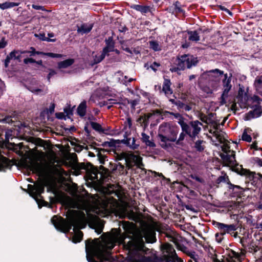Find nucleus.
<instances>
[{"mask_svg": "<svg viewBox=\"0 0 262 262\" xmlns=\"http://www.w3.org/2000/svg\"><path fill=\"white\" fill-rule=\"evenodd\" d=\"M51 221L57 230L65 233L70 232L73 227L75 234L73 236L72 242L74 243H79L82 240L83 233L79 230L81 228V221L79 217L71 215L68 220H67L61 216L58 217L57 215H54Z\"/></svg>", "mask_w": 262, "mask_h": 262, "instance_id": "obj_1", "label": "nucleus"}, {"mask_svg": "<svg viewBox=\"0 0 262 262\" xmlns=\"http://www.w3.org/2000/svg\"><path fill=\"white\" fill-rule=\"evenodd\" d=\"M179 127L171 122H163L158 130L157 139L160 146L164 149L171 147L170 142H174L177 139Z\"/></svg>", "mask_w": 262, "mask_h": 262, "instance_id": "obj_2", "label": "nucleus"}, {"mask_svg": "<svg viewBox=\"0 0 262 262\" xmlns=\"http://www.w3.org/2000/svg\"><path fill=\"white\" fill-rule=\"evenodd\" d=\"M222 153L220 156L225 165L233 167L235 170L241 175H246V169L237 163L235 160V152L230 149L229 143H225L222 146Z\"/></svg>", "mask_w": 262, "mask_h": 262, "instance_id": "obj_3", "label": "nucleus"}, {"mask_svg": "<svg viewBox=\"0 0 262 262\" xmlns=\"http://www.w3.org/2000/svg\"><path fill=\"white\" fill-rule=\"evenodd\" d=\"M200 60L198 57L190 54H184L177 56L175 64L176 67H173L170 70L172 72H177L179 71H184L185 69H190L192 67H195L199 63Z\"/></svg>", "mask_w": 262, "mask_h": 262, "instance_id": "obj_4", "label": "nucleus"}, {"mask_svg": "<svg viewBox=\"0 0 262 262\" xmlns=\"http://www.w3.org/2000/svg\"><path fill=\"white\" fill-rule=\"evenodd\" d=\"M182 130L184 132L189 136L191 140L193 141L201 132L202 123L199 120L190 121L188 123L182 120L178 121Z\"/></svg>", "mask_w": 262, "mask_h": 262, "instance_id": "obj_5", "label": "nucleus"}, {"mask_svg": "<svg viewBox=\"0 0 262 262\" xmlns=\"http://www.w3.org/2000/svg\"><path fill=\"white\" fill-rule=\"evenodd\" d=\"M259 100L258 96L249 97L247 95V110H249L247 113V120L256 118L261 116L262 110Z\"/></svg>", "mask_w": 262, "mask_h": 262, "instance_id": "obj_6", "label": "nucleus"}, {"mask_svg": "<svg viewBox=\"0 0 262 262\" xmlns=\"http://www.w3.org/2000/svg\"><path fill=\"white\" fill-rule=\"evenodd\" d=\"M28 188L30 195L35 200L39 208L42 206H47L48 205V203L43 200L39 199V198H42L41 194L45 191V186L43 184L39 183L35 185L28 184Z\"/></svg>", "mask_w": 262, "mask_h": 262, "instance_id": "obj_7", "label": "nucleus"}, {"mask_svg": "<svg viewBox=\"0 0 262 262\" xmlns=\"http://www.w3.org/2000/svg\"><path fill=\"white\" fill-rule=\"evenodd\" d=\"M212 224L217 227L219 232L215 234V239L218 243H221L224 239V236L228 233L232 234L236 230L233 224L227 225L213 221Z\"/></svg>", "mask_w": 262, "mask_h": 262, "instance_id": "obj_8", "label": "nucleus"}, {"mask_svg": "<svg viewBox=\"0 0 262 262\" xmlns=\"http://www.w3.org/2000/svg\"><path fill=\"white\" fill-rule=\"evenodd\" d=\"M126 246L132 254L136 255L144 250L145 244L142 238H139L129 241Z\"/></svg>", "mask_w": 262, "mask_h": 262, "instance_id": "obj_9", "label": "nucleus"}, {"mask_svg": "<svg viewBox=\"0 0 262 262\" xmlns=\"http://www.w3.org/2000/svg\"><path fill=\"white\" fill-rule=\"evenodd\" d=\"M227 184L229 185L228 188L229 190H232V196L236 197L237 202L238 203L242 204L241 205L242 206H244L245 205L244 203L245 199V195L244 194L245 189L239 186L231 184L230 181L228 182Z\"/></svg>", "mask_w": 262, "mask_h": 262, "instance_id": "obj_10", "label": "nucleus"}, {"mask_svg": "<svg viewBox=\"0 0 262 262\" xmlns=\"http://www.w3.org/2000/svg\"><path fill=\"white\" fill-rule=\"evenodd\" d=\"M237 104L241 108H246V93H244V90L241 88L239 89L238 95L234 99V102L231 105V108L232 111L238 110Z\"/></svg>", "mask_w": 262, "mask_h": 262, "instance_id": "obj_11", "label": "nucleus"}, {"mask_svg": "<svg viewBox=\"0 0 262 262\" xmlns=\"http://www.w3.org/2000/svg\"><path fill=\"white\" fill-rule=\"evenodd\" d=\"M125 164L128 169L132 168L134 165L139 168L141 166H143L142 157L139 155L134 154H127Z\"/></svg>", "mask_w": 262, "mask_h": 262, "instance_id": "obj_12", "label": "nucleus"}, {"mask_svg": "<svg viewBox=\"0 0 262 262\" xmlns=\"http://www.w3.org/2000/svg\"><path fill=\"white\" fill-rule=\"evenodd\" d=\"M223 85L224 91L221 97V105H224L226 103V98L228 97V93L231 89V77H228L227 74L224 75V79L223 80Z\"/></svg>", "mask_w": 262, "mask_h": 262, "instance_id": "obj_13", "label": "nucleus"}, {"mask_svg": "<svg viewBox=\"0 0 262 262\" xmlns=\"http://www.w3.org/2000/svg\"><path fill=\"white\" fill-rule=\"evenodd\" d=\"M246 242L244 237L241 238V243L242 244L244 248L241 250L240 253L236 252L233 250H231L228 254V256L230 259L229 262H235L237 260L238 262H241L242 256H244L246 253L245 245V242Z\"/></svg>", "mask_w": 262, "mask_h": 262, "instance_id": "obj_14", "label": "nucleus"}, {"mask_svg": "<svg viewBox=\"0 0 262 262\" xmlns=\"http://www.w3.org/2000/svg\"><path fill=\"white\" fill-rule=\"evenodd\" d=\"M247 189H250V185H255L258 181L262 178V176L259 173L251 172L247 169Z\"/></svg>", "mask_w": 262, "mask_h": 262, "instance_id": "obj_15", "label": "nucleus"}, {"mask_svg": "<svg viewBox=\"0 0 262 262\" xmlns=\"http://www.w3.org/2000/svg\"><path fill=\"white\" fill-rule=\"evenodd\" d=\"M81 169H85L88 173L90 174L92 180L98 179V174H100V172L97 167L94 166L91 163H87L85 165L84 163L81 164Z\"/></svg>", "mask_w": 262, "mask_h": 262, "instance_id": "obj_16", "label": "nucleus"}, {"mask_svg": "<svg viewBox=\"0 0 262 262\" xmlns=\"http://www.w3.org/2000/svg\"><path fill=\"white\" fill-rule=\"evenodd\" d=\"M26 168L28 170L38 174H41L43 171L42 164L37 161H32L29 164H26Z\"/></svg>", "mask_w": 262, "mask_h": 262, "instance_id": "obj_17", "label": "nucleus"}, {"mask_svg": "<svg viewBox=\"0 0 262 262\" xmlns=\"http://www.w3.org/2000/svg\"><path fill=\"white\" fill-rule=\"evenodd\" d=\"M207 73L209 77L213 78L212 80L214 81L215 85H217L220 81V77L223 75V71L216 69L207 71Z\"/></svg>", "mask_w": 262, "mask_h": 262, "instance_id": "obj_18", "label": "nucleus"}, {"mask_svg": "<svg viewBox=\"0 0 262 262\" xmlns=\"http://www.w3.org/2000/svg\"><path fill=\"white\" fill-rule=\"evenodd\" d=\"M105 42L106 46L103 48L102 51L107 54H109L110 52H113V50H114V48H115V41L113 40V37L110 36L105 39Z\"/></svg>", "mask_w": 262, "mask_h": 262, "instance_id": "obj_19", "label": "nucleus"}, {"mask_svg": "<svg viewBox=\"0 0 262 262\" xmlns=\"http://www.w3.org/2000/svg\"><path fill=\"white\" fill-rule=\"evenodd\" d=\"M124 138H126V139H124L122 140H120V143H123L124 144H125L126 146L129 147L130 148L132 149H137L138 148L139 146V144L136 143V139L135 138H133L132 140V144L130 143V138H127V134L126 132L125 134L124 135Z\"/></svg>", "mask_w": 262, "mask_h": 262, "instance_id": "obj_20", "label": "nucleus"}, {"mask_svg": "<svg viewBox=\"0 0 262 262\" xmlns=\"http://www.w3.org/2000/svg\"><path fill=\"white\" fill-rule=\"evenodd\" d=\"M12 133V132L11 130H7L5 132V139L2 143L3 147H5L7 148H11V147H14L15 146V144L14 143H12L9 142V139L10 138L11 139H13Z\"/></svg>", "mask_w": 262, "mask_h": 262, "instance_id": "obj_21", "label": "nucleus"}, {"mask_svg": "<svg viewBox=\"0 0 262 262\" xmlns=\"http://www.w3.org/2000/svg\"><path fill=\"white\" fill-rule=\"evenodd\" d=\"M171 85V83L170 80L164 78L162 91L167 96L171 95L173 93V91L170 88Z\"/></svg>", "mask_w": 262, "mask_h": 262, "instance_id": "obj_22", "label": "nucleus"}, {"mask_svg": "<svg viewBox=\"0 0 262 262\" xmlns=\"http://www.w3.org/2000/svg\"><path fill=\"white\" fill-rule=\"evenodd\" d=\"M130 8L137 11L141 12L142 14H146L151 10V7L149 6H144L141 5H133L130 6Z\"/></svg>", "mask_w": 262, "mask_h": 262, "instance_id": "obj_23", "label": "nucleus"}, {"mask_svg": "<svg viewBox=\"0 0 262 262\" xmlns=\"http://www.w3.org/2000/svg\"><path fill=\"white\" fill-rule=\"evenodd\" d=\"M86 102L85 101H82L78 106L77 108V113L80 117H83L86 112Z\"/></svg>", "mask_w": 262, "mask_h": 262, "instance_id": "obj_24", "label": "nucleus"}, {"mask_svg": "<svg viewBox=\"0 0 262 262\" xmlns=\"http://www.w3.org/2000/svg\"><path fill=\"white\" fill-rule=\"evenodd\" d=\"M10 166V160L8 158L2 156L0 158V171H5V169L8 168Z\"/></svg>", "mask_w": 262, "mask_h": 262, "instance_id": "obj_25", "label": "nucleus"}, {"mask_svg": "<svg viewBox=\"0 0 262 262\" xmlns=\"http://www.w3.org/2000/svg\"><path fill=\"white\" fill-rule=\"evenodd\" d=\"M75 62L73 58H69L64 60L58 62L57 67L58 69H65L72 66Z\"/></svg>", "mask_w": 262, "mask_h": 262, "instance_id": "obj_26", "label": "nucleus"}, {"mask_svg": "<svg viewBox=\"0 0 262 262\" xmlns=\"http://www.w3.org/2000/svg\"><path fill=\"white\" fill-rule=\"evenodd\" d=\"M93 24L88 25L87 24H83L81 25L80 27H79L77 29L78 33H81L82 34H87L91 32L93 27Z\"/></svg>", "mask_w": 262, "mask_h": 262, "instance_id": "obj_27", "label": "nucleus"}, {"mask_svg": "<svg viewBox=\"0 0 262 262\" xmlns=\"http://www.w3.org/2000/svg\"><path fill=\"white\" fill-rule=\"evenodd\" d=\"M139 261V262H162L163 258L157 256H155L154 257L143 256Z\"/></svg>", "mask_w": 262, "mask_h": 262, "instance_id": "obj_28", "label": "nucleus"}, {"mask_svg": "<svg viewBox=\"0 0 262 262\" xmlns=\"http://www.w3.org/2000/svg\"><path fill=\"white\" fill-rule=\"evenodd\" d=\"M139 261V262H162L163 258L157 256H155L154 257L143 256Z\"/></svg>", "mask_w": 262, "mask_h": 262, "instance_id": "obj_29", "label": "nucleus"}, {"mask_svg": "<svg viewBox=\"0 0 262 262\" xmlns=\"http://www.w3.org/2000/svg\"><path fill=\"white\" fill-rule=\"evenodd\" d=\"M19 52V50H13L6 57L5 60V67L7 68L9 66L10 60L12 59H16V54Z\"/></svg>", "mask_w": 262, "mask_h": 262, "instance_id": "obj_30", "label": "nucleus"}, {"mask_svg": "<svg viewBox=\"0 0 262 262\" xmlns=\"http://www.w3.org/2000/svg\"><path fill=\"white\" fill-rule=\"evenodd\" d=\"M205 143L206 142L203 140H198L194 142L193 147L195 148L196 151L199 152H203L205 148V146L204 145Z\"/></svg>", "mask_w": 262, "mask_h": 262, "instance_id": "obj_31", "label": "nucleus"}, {"mask_svg": "<svg viewBox=\"0 0 262 262\" xmlns=\"http://www.w3.org/2000/svg\"><path fill=\"white\" fill-rule=\"evenodd\" d=\"M187 33L189 35L188 40L190 41L197 42L200 40L199 33L198 31H188Z\"/></svg>", "mask_w": 262, "mask_h": 262, "instance_id": "obj_32", "label": "nucleus"}, {"mask_svg": "<svg viewBox=\"0 0 262 262\" xmlns=\"http://www.w3.org/2000/svg\"><path fill=\"white\" fill-rule=\"evenodd\" d=\"M219 127V125H216V126L214 127L215 130L213 133V136H215L216 139L220 141L221 143L223 142V140H225V137L224 136V134H225L224 132H222L221 130L219 131L218 129Z\"/></svg>", "mask_w": 262, "mask_h": 262, "instance_id": "obj_33", "label": "nucleus"}, {"mask_svg": "<svg viewBox=\"0 0 262 262\" xmlns=\"http://www.w3.org/2000/svg\"><path fill=\"white\" fill-rule=\"evenodd\" d=\"M92 128L99 133L106 134V130L102 128L101 125L97 122L90 121V122Z\"/></svg>", "mask_w": 262, "mask_h": 262, "instance_id": "obj_34", "label": "nucleus"}, {"mask_svg": "<svg viewBox=\"0 0 262 262\" xmlns=\"http://www.w3.org/2000/svg\"><path fill=\"white\" fill-rule=\"evenodd\" d=\"M120 140L111 139L110 141H105L103 142L101 146L103 147H115L117 144H120Z\"/></svg>", "mask_w": 262, "mask_h": 262, "instance_id": "obj_35", "label": "nucleus"}, {"mask_svg": "<svg viewBox=\"0 0 262 262\" xmlns=\"http://www.w3.org/2000/svg\"><path fill=\"white\" fill-rule=\"evenodd\" d=\"M97 150L98 151V152L97 154V157L99 161V162L102 164H104L105 159L107 158V156L102 155L101 151L104 152L108 151V150L104 148H97Z\"/></svg>", "mask_w": 262, "mask_h": 262, "instance_id": "obj_36", "label": "nucleus"}, {"mask_svg": "<svg viewBox=\"0 0 262 262\" xmlns=\"http://www.w3.org/2000/svg\"><path fill=\"white\" fill-rule=\"evenodd\" d=\"M18 3L14 2H6L2 4H0V8L5 10L18 6Z\"/></svg>", "mask_w": 262, "mask_h": 262, "instance_id": "obj_37", "label": "nucleus"}, {"mask_svg": "<svg viewBox=\"0 0 262 262\" xmlns=\"http://www.w3.org/2000/svg\"><path fill=\"white\" fill-rule=\"evenodd\" d=\"M12 115H6L4 118H0V123L13 125L14 121L12 120Z\"/></svg>", "mask_w": 262, "mask_h": 262, "instance_id": "obj_38", "label": "nucleus"}, {"mask_svg": "<svg viewBox=\"0 0 262 262\" xmlns=\"http://www.w3.org/2000/svg\"><path fill=\"white\" fill-rule=\"evenodd\" d=\"M34 36L38 38L40 40H42V41H46L48 42H55L56 40V38L51 39V38L46 37L45 33H40L39 34L36 33L34 34Z\"/></svg>", "mask_w": 262, "mask_h": 262, "instance_id": "obj_39", "label": "nucleus"}, {"mask_svg": "<svg viewBox=\"0 0 262 262\" xmlns=\"http://www.w3.org/2000/svg\"><path fill=\"white\" fill-rule=\"evenodd\" d=\"M110 54H107L106 53L103 52L102 51L101 55H95L94 58V63L95 64H98L101 62L105 57L106 56H108Z\"/></svg>", "mask_w": 262, "mask_h": 262, "instance_id": "obj_40", "label": "nucleus"}, {"mask_svg": "<svg viewBox=\"0 0 262 262\" xmlns=\"http://www.w3.org/2000/svg\"><path fill=\"white\" fill-rule=\"evenodd\" d=\"M254 85L258 92L261 94L262 91L260 89L262 88V75L255 79Z\"/></svg>", "mask_w": 262, "mask_h": 262, "instance_id": "obj_41", "label": "nucleus"}, {"mask_svg": "<svg viewBox=\"0 0 262 262\" xmlns=\"http://www.w3.org/2000/svg\"><path fill=\"white\" fill-rule=\"evenodd\" d=\"M24 62L25 64L36 63L37 64L41 66L42 68H45V66L42 64V60L36 61L32 58H27L24 59Z\"/></svg>", "mask_w": 262, "mask_h": 262, "instance_id": "obj_42", "label": "nucleus"}, {"mask_svg": "<svg viewBox=\"0 0 262 262\" xmlns=\"http://www.w3.org/2000/svg\"><path fill=\"white\" fill-rule=\"evenodd\" d=\"M199 118L204 123L208 124L209 123H212L213 121L210 118H208L203 113H200L198 116Z\"/></svg>", "mask_w": 262, "mask_h": 262, "instance_id": "obj_43", "label": "nucleus"}, {"mask_svg": "<svg viewBox=\"0 0 262 262\" xmlns=\"http://www.w3.org/2000/svg\"><path fill=\"white\" fill-rule=\"evenodd\" d=\"M150 48L154 51H159L161 50L158 41L155 40L149 41V42Z\"/></svg>", "mask_w": 262, "mask_h": 262, "instance_id": "obj_44", "label": "nucleus"}, {"mask_svg": "<svg viewBox=\"0 0 262 262\" xmlns=\"http://www.w3.org/2000/svg\"><path fill=\"white\" fill-rule=\"evenodd\" d=\"M163 115L165 117H168L169 115L173 116L176 118H179V121L182 120L184 121V118L179 113H174L173 112H170L167 111H165L163 113Z\"/></svg>", "mask_w": 262, "mask_h": 262, "instance_id": "obj_45", "label": "nucleus"}, {"mask_svg": "<svg viewBox=\"0 0 262 262\" xmlns=\"http://www.w3.org/2000/svg\"><path fill=\"white\" fill-rule=\"evenodd\" d=\"M31 51H24L21 52V53H30V56H34L35 55H42L44 54V52L40 51H36L34 47L30 48Z\"/></svg>", "mask_w": 262, "mask_h": 262, "instance_id": "obj_46", "label": "nucleus"}, {"mask_svg": "<svg viewBox=\"0 0 262 262\" xmlns=\"http://www.w3.org/2000/svg\"><path fill=\"white\" fill-rule=\"evenodd\" d=\"M75 106L71 108L70 105H69L68 107L64 108V113L66 114V117L71 119V116L73 115V108Z\"/></svg>", "mask_w": 262, "mask_h": 262, "instance_id": "obj_47", "label": "nucleus"}, {"mask_svg": "<svg viewBox=\"0 0 262 262\" xmlns=\"http://www.w3.org/2000/svg\"><path fill=\"white\" fill-rule=\"evenodd\" d=\"M153 116V114L151 113L144 114L143 116V125L145 127L148 126L149 124V119Z\"/></svg>", "mask_w": 262, "mask_h": 262, "instance_id": "obj_48", "label": "nucleus"}, {"mask_svg": "<svg viewBox=\"0 0 262 262\" xmlns=\"http://www.w3.org/2000/svg\"><path fill=\"white\" fill-rule=\"evenodd\" d=\"M112 170H118L120 173H123L124 170V166L120 163H118L117 164H115Z\"/></svg>", "mask_w": 262, "mask_h": 262, "instance_id": "obj_49", "label": "nucleus"}, {"mask_svg": "<svg viewBox=\"0 0 262 262\" xmlns=\"http://www.w3.org/2000/svg\"><path fill=\"white\" fill-rule=\"evenodd\" d=\"M173 6L174 7L175 9H176L178 12H179L180 13H183L184 14L185 13V11L182 9V5L180 2L178 1H176L173 4Z\"/></svg>", "mask_w": 262, "mask_h": 262, "instance_id": "obj_50", "label": "nucleus"}, {"mask_svg": "<svg viewBox=\"0 0 262 262\" xmlns=\"http://www.w3.org/2000/svg\"><path fill=\"white\" fill-rule=\"evenodd\" d=\"M146 242L147 243H154L156 242V238L155 234H148L145 237Z\"/></svg>", "mask_w": 262, "mask_h": 262, "instance_id": "obj_51", "label": "nucleus"}, {"mask_svg": "<svg viewBox=\"0 0 262 262\" xmlns=\"http://www.w3.org/2000/svg\"><path fill=\"white\" fill-rule=\"evenodd\" d=\"M186 135H187V134L182 131V132L180 134L178 139H176V141H175L176 142V144L180 145L181 142L184 140Z\"/></svg>", "mask_w": 262, "mask_h": 262, "instance_id": "obj_52", "label": "nucleus"}, {"mask_svg": "<svg viewBox=\"0 0 262 262\" xmlns=\"http://www.w3.org/2000/svg\"><path fill=\"white\" fill-rule=\"evenodd\" d=\"M120 102H118L117 99L111 98V99H109L108 100V101L106 102L104 101L103 105H107V104H112L113 106L114 104H120Z\"/></svg>", "mask_w": 262, "mask_h": 262, "instance_id": "obj_53", "label": "nucleus"}, {"mask_svg": "<svg viewBox=\"0 0 262 262\" xmlns=\"http://www.w3.org/2000/svg\"><path fill=\"white\" fill-rule=\"evenodd\" d=\"M226 179L229 181L228 177L227 176H220L216 180V183L218 184H220L221 182H225L226 181Z\"/></svg>", "mask_w": 262, "mask_h": 262, "instance_id": "obj_54", "label": "nucleus"}, {"mask_svg": "<svg viewBox=\"0 0 262 262\" xmlns=\"http://www.w3.org/2000/svg\"><path fill=\"white\" fill-rule=\"evenodd\" d=\"M48 70L49 71V73L47 76V80L48 82L50 83L51 78L54 75H56L57 74V72L54 70L50 68L48 69Z\"/></svg>", "mask_w": 262, "mask_h": 262, "instance_id": "obj_55", "label": "nucleus"}, {"mask_svg": "<svg viewBox=\"0 0 262 262\" xmlns=\"http://www.w3.org/2000/svg\"><path fill=\"white\" fill-rule=\"evenodd\" d=\"M43 55H46L52 58H59L61 56L60 54L51 53V52H47L45 53L44 52V54H42Z\"/></svg>", "mask_w": 262, "mask_h": 262, "instance_id": "obj_56", "label": "nucleus"}, {"mask_svg": "<svg viewBox=\"0 0 262 262\" xmlns=\"http://www.w3.org/2000/svg\"><path fill=\"white\" fill-rule=\"evenodd\" d=\"M55 116H56V118L58 119H64L65 120L67 119V117L64 115V112L63 113H62V112L56 113L55 114Z\"/></svg>", "mask_w": 262, "mask_h": 262, "instance_id": "obj_57", "label": "nucleus"}, {"mask_svg": "<svg viewBox=\"0 0 262 262\" xmlns=\"http://www.w3.org/2000/svg\"><path fill=\"white\" fill-rule=\"evenodd\" d=\"M140 100L138 99H135L133 100H130V107L133 110H135L136 106L139 103Z\"/></svg>", "mask_w": 262, "mask_h": 262, "instance_id": "obj_58", "label": "nucleus"}, {"mask_svg": "<svg viewBox=\"0 0 262 262\" xmlns=\"http://www.w3.org/2000/svg\"><path fill=\"white\" fill-rule=\"evenodd\" d=\"M161 64L160 63L154 61L150 66V68L156 72L157 71V68L160 67Z\"/></svg>", "mask_w": 262, "mask_h": 262, "instance_id": "obj_59", "label": "nucleus"}, {"mask_svg": "<svg viewBox=\"0 0 262 262\" xmlns=\"http://www.w3.org/2000/svg\"><path fill=\"white\" fill-rule=\"evenodd\" d=\"M166 10L169 12V13H171L172 14H174L175 13H180L179 12H178L176 9H175L173 5H172L171 6L168 7Z\"/></svg>", "mask_w": 262, "mask_h": 262, "instance_id": "obj_60", "label": "nucleus"}, {"mask_svg": "<svg viewBox=\"0 0 262 262\" xmlns=\"http://www.w3.org/2000/svg\"><path fill=\"white\" fill-rule=\"evenodd\" d=\"M127 154L124 152H122L119 155H118L117 156V160H122L124 159L125 161L126 162V159L127 158Z\"/></svg>", "mask_w": 262, "mask_h": 262, "instance_id": "obj_61", "label": "nucleus"}, {"mask_svg": "<svg viewBox=\"0 0 262 262\" xmlns=\"http://www.w3.org/2000/svg\"><path fill=\"white\" fill-rule=\"evenodd\" d=\"M28 90L32 92V93L35 94H38L39 93L42 92V90L38 89V88H34L32 86H30L28 88Z\"/></svg>", "mask_w": 262, "mask_h": 262, "instance_id": "obj_62", "label": "nucleus"}, {"mask_svg": "<svg viewBox=\"0 0 262 262\" xmlns=\"http://www.w3.org/2000/svg\"><path fill=\"white\" fill-rule=\"evenodd\" d=\"M7 45V42L5 40V37H3L0 41V49L5 48Z\"/></svg>", "mask_w": 262, "mask_h": 262, "instance_id": "obj_63", "label": "nucleus"}, {"mask_svg": "<svg viewBox=\"0 0 262 262\" xmlns=\"http://www.w3.org/2000/svg\"><path fill=\"white\" fill-rule=\"evenodd\" d=\"M141 135L142 142L145 143L149 139V136L144 133H142Z\"/></svg>", "mask_w": 262, "mask_h": 262, "instance_id": "obj_64", "label": "nucleus"}]
</instances>
